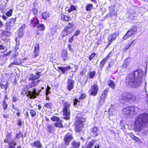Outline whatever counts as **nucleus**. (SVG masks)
<instances>
[{"label": "nucleus", "instance_id": "nucleus-14", "mask_svg": "<svg viewBox=\"0 0 148 148\" xmlns=\"http://www.w3.org/2000/svg\"><path fill=\"white\" fill-rule=\"evenodd\" d=\"M38 94L39 92L36 91L35 88H34L32 91H28L26 95L30 99H35Z\"/></svg>", "mask_w": 148, "mask_h": 148}, {"label": "nucleus", "instance_id": "nucleus-26", "mask_svg": "<svg viewBox=\"0 0 148 148\" xmlns=\"http://www.w3.org/2000/svg\"><path fill=\"white\" fill-rule=\"evenodd\" d=\"M61 20L63 21L69 22L71 20V17L69 16H67L62 13L61 15Z\"/></svg>", "mask_w": 148, "mask_h": 148}, {"label": "nucleus", "instance_id": "nucleus-59", "mask_svg": "<svg viewBox=\"0 0 148 148\" xmlns=\"http://www.w3.org/2000/svg\"><path fill=\"white\" fill-rule=\"evenodd\" d=\"M32 12L33 14L35 15H36L38 13V10L35 8L32 9Z\"/></svg>", "mask_w": 148, "mask_h": 148}, {"label": "nucleus", "instance_id": "nucleus-37", "mask_svg": "<svg viewBox=\"0 0 148 148\" xmlns=\"http://www.w3.org/2000/svg\"><path fill=\"white\" fill-rule=\"evenodd\" d=\"M108 15L110 17H112L113 16H116L117 15V12L114 9H110Z\"/></svg>", "mask_w": 148, "mask_h": 148}, {"label": "nucleus", "instance_id": "nucleus-11", "mask_svg": "<svg viewBox=\"0 0 148 148\" xmlns=\"http://www.w3.org/2000/svg\"><path fill=\"white\" fill-rule=\"evenodd\" d=\"M108 90L106 89L102 93L101 96L100 97L99 104L100 105H103L105 102V99L107 96Z\"/></svg>", "mask_w": 148, "mask_h": 148}, {"label": "nucleus", "instance_id": "nucleus-61", "mask_svg": "<svg viewBox=\"0 0 148 148\" xmlns=\"http://www.w3.org/2000/svg\"><path fill=\"white\" fill-rule=\"evenodd\" d=\"M80 30H77L75 32L74 34V36H77L78 35L80 34Z\"/></svg>", "mask_w": 148, "mask_h": 148}, {"label": "nucleus", "instance_id": "nucleus-51", "mask_svg": "<svg viewBox=\"0 0 148 148\" xmlns=\"http://www.w3.org/2000/svg\"><path fill=\"white\" fill-rule=\"evenodd\" d=\"M106 63V62L102 59L100 62L99 64V67L100 68L102 69L103 68L105 64Z\"/></svg>", "mask_w": 148, "mask_h": 148}, {"label": "nucleus", "instance_id": "nucleus-21", "mask_svg": "<svg viewBox=\"0 0 148 148\" xmlns=\"http://www.w3.org/2000/svg\"><path fill=\"white\" fill-rule=\"evenodd\" d=\"M74 24L72 22H69L67 25H66L64 27L65 29L69 33V34L71 33L73 30V28L74 26Z\"/></svg>", "mask_w": 148, "mask_h": 148}, {"label": "nucleus", "instance_id": "nucleus-62", "mask_svg": "<svg viewBox=\"0 0 148 148\" xmlns=\"http://www.w3.org/2000/svg\"><path fill=\"white\" fill-rule=\"evenodd\" d=\"M9 99L8 97V95L7 94H5L4 95V97L2 101H6V100H8Z\"/></svg>", "mask_w": 148, "mask_h": 148}, {"label": "nucleus", "instance_id": "nucleus-30", "mask_svg": "<svg viewBox=\"0 0 148 148\" xmlns=\"http://www.w3.org/2000/svg\"><path fill=\"white\" fill-rule=\"evenodd\" d=\"M58 68L62 71L63 74H65L66 72H67L68 70L71 69V67L70 66L68 65L65 67L58 66Z\"/></svg>", "mask_w": 148, "mask_h": 148}, {"label": "nucleus", "instance_id": "nucleus-57", "mask_svg": "<svg viewBox=\"0 0 148 148\" xmlns=\"http://www.w3.org/2000/svg\"><path fill=\"white\" fill-rule=\"evenodd\" d=\"M51 120L53 121H58L59 119H60L59 118L57 117L56 116H52L51 118Z\"/></svg>", "mask_w": 148, "mask_h": 148}, {"label": "nucleus", "instance_id": "nucleus-17", "mask_svg": "<svg viewBox=\"0 0 148 148\" xmlns=\"http://www.w3.org/2000/svg\"><path fill=\"white\" fill-rule=\"evenodd\" d=\"M34 49L33 54V57L36 58L38 56L40 51L39 45L38 43L35 44L34 46Z\"/></svg>", "mask_w": 148, "mask_h": 148}, {"label": "nucleus", "instance_id": "nucleus-44", "mask_svg": "<svg viewBox=\"0 0 148 148\" xmlns=\"http://www.w3.org/2000/svg\"><path fill=\"white\" fill-rule=\"evenodd\" d=\"M112 51H110L103 60L106 62V61L109 60L110 58L112 56Z\"/></svg>", "mask_w": 148, "mask_h": 148}, {"label": "nucleus", "instance_id": "nucleus-24", "mask_svg": "<svg viewBox=\"0 0 148 148\" xmlns=\"http://www.w3.org/2000/svg\"><path fill=\"white\" fill-rule=\"evenodd\" d=\"M22 86L23 88L21 89L22 90L21 94L22 95L25 96V95H26L27 92L29 91L28 90L29 89V88L28 85H22Z\"/></svg>", "mask_w": 148, "mask_h": 148}, {"label": "nucleus", "instance_id": "nucleus-28", "mask_svg": "<svg viewBox=\"0 0 148 148\" xmlns=\"http://www.w3.org/2000/svg\"><path fill=\"white\" fill-rule=\"evenodd\" d=\"M40 82V80L39 79L36 81H32L29 84L28 87L32 88L38 86V83Z\"/></svg>", "mask_w": 148, "mask_h": 148}, {"label": "nucleus", "instance_id": "nucleus-29", "mask_svg": "<svg viewBox=\"0 0 148 148\" xmlns=\"http://www.w3.org/2000/svg\"><path fill=\"white\" fill-rule=\"evenodd\" d=\"M33 147H35L36 148H42V146L40 141L39 140H36L32 144Z\"/></svg>", "mask_w": 148, "mask_h": 148}, {"label": "nucleus", "instance_id": "nucleus-38", "mask_svg": "<svg viewBox=\"0 0 148 148\" xmlns=\"http://www.w3.org/2000/svg\"><path fill=\"white\" fill-rule=\"evenodd\" d=\"M73 103L75 107H78L80 104V101L76 98H74L73 99Z\"/></svg>", "mask_w": 148, "mask_h": 148}, {"label": "nucleus", "instance_id": "nucleus-33", "mask_svg": "<svg viewBox=\"0 0 148 148\" xmlns=\"http://www.w3.org/2000/svg\"><path fill=\"white\" fill-rule=\"evenodd\" d=\"M108 85L111 88L114 89L116 87L114 82L111 79H109L108 81Z\"/></svg>", "mask_w": 148, "mask_h": 148}, {"label": "nucleus", "instance_id": "nucleus-42", "mask_svg": "<svg viewBox=\"0 0 148 148\" xmlns=\"http://www.w3.org/2000/svg\"><path fill=\"white\" fill-rule=\"evenodd\" d=\"M96 72L95 71H93L89 72L88 74V75L90 79L93 78L95 76Z\"/></svg>", "mask_w": 148, "mask_h": 148}, {"label": "nucleus", "instance_id": "nucleus-31", "mask_svg": "<svg viewBox=\"0 0 148 148\" xmlns=\"http://www.w3.org/2000/svg\"><path fill=\"white\" fill-rule=\"evenodd\" d=\"M97 130L98 128L96 127H94L92 128V131L90 132L92 136L95 137L98 135Z\"/></svg>", "mask_w": 148, "mask_h": 148}, {"label": "nucleus", "instance_id": "nucleus-49", "mask_svg": "<svg viewBox=\"0 0 148 148\" xmlns=\"http://www.w3.org/2000/svg\"><path fill=\"white\" fill-rule=\"evenodd\" d=\"M0 86L1 89H4L6 90L8 86V82H6V83L5 84H4L2 83H0Z\"/></svg>", "mask_w": 148, "mask_h": 148}, {"label": "nucleus", "instance_id": "nucleus-18", "mask_svg": "<svg viewBox=\"0 0 148 148\" xmlns=\"http://www.w3.org/2000/svg\"><path fill=\"white\" fill-rule=\"evenodd\" d=\"M40 73L39 71H37L35 75L32 73L30 74V76L31 77L28 79L29 81H34L36 79H39L41 76L40 74Z\"/></svg>", "mask_w": 148, "mask_h": 148}, {"label": "nucleus", "instance_id": "nucleus-54", "mask_svg": "<svg viewBox=\"0 0 148 148\" xmlns=\"http://www.w3.org/2000/svg\"><path fill=\"white\" fill-rule=\"evenodd\" d=\"M129 63L128 62H125L123 63L122 66L123 68L126 69L129 66Z\"/></svg>", "mask_w": 148, "mask_h": 148}, {"label": "nucleus", "instance_id": "nucleus-32", "mask_svg": "<svg viewBox=\"0 0 148 148\" xmlns=\"http://www.w3.org/2000/svg\"><path fill=\"white\" fill-rule=\"evenodd\" d=\"M54 125L56 127L59 128H62L64 127L62 123V121L61 119H59L54 123Z\"/></svg>", "mask_w": 148, "mask_h": 148}, {"label": "nucleus", "instance_id": "nucleus-52", "mask_svg": "<svg viewBox=\"0 0 148 148\" xmlns=\"http://www.w3.org/2000/svg\"><path fill=\"white\" fill-rule=\"evenodd\" d=\"M76 8L73 5H72L69 8L68 10L69 12H71L72 11L75 10Z\"/></svg>", "mask_w": 148, "mask_h": 148}, {"label": "nucleus", "instance_id": "nucleus-7", "mask_svg": "<svg viewBox=\"0 0 148 148\" xmlns=\"http://www.w3.org/2000/svg\"><path fill=\"white\" fill-rule=\"evenodd\" d=\"M135 110V107L130 106L123 108L122 113L123 115L127 116H132L136 114Z\"/></svg>", "mask_w": 148, "mask_h": 148}, {"label": "nucleus", "instance_id": "nucleus-50", "mask_svg": "<svg viewBox=\"0 0 148 148\" xmlns=\"http://www.w3.org/2000/svg\"><path fill=\"white\" fill-rule=\"evenodd\" d=\"M87 97L85 93H81L79 97V100H82L85 99Z\"/></svg>", "mask_w": 148, "mask_h": 148}, {"label": "nucleus", "instance_id": "nucleus-25", "mask_svg": "<svg viewBox=\"0 0 148 148\" xmlns=\"http://www.w3.org/2000/svg\"><path fill=\"white\" fill-rule=\"evenodd\" d=\"M47 132L50 134L53 132L54 131L55 128L53 124H47Z\"/></svg>", "mask_w": 148, "mask_h": 148}, {"label": "nucleus", "instance_id": "nucleus-5", "mask_svg": "<svg viewBox=\"0 0 148 148\" xmlns=\"http://www.w3.org/2000/svg\"><path fill=\"white\" fill-rule=\"evenodd\" d=\"M136 97L134 94L123 92L120 97V100L127 102H134L136 101Z\"/></svg>", "mask_w": 148, "mask_h": 148}, {"label": "nucleus", "instance_id": "nucleus-40", "mask_svg": "<svg viewBox=\"0 0 148 148\" xmlns=\"http://www.w3.org/2000/svg\"><path fill=\"white\" fill-rule=\"evenodd\" d=\"M8 30L6 31H3L2 32V34L5 37H9L11 34V33L10 32H9Z\"/></svg>", "mask_w": 148, "mask_h": 148}, {"label": "nucleus", "instance_id": "nucleus-23", "mask_svg": "<svg viewBox=\"0 0 148 148\" xmlns=\"http://www.w3.org/2000/svg\"><path fill=\"white\" fill-rule=\"evenodd\" d=\"M84 125L75 123L74 130L76 133H79L82 130Z\"/></svg>", "mask_w": 148, "mask_h": 148}, {"label": "nucleus", "instance_id": "nucleus-15", "mask_svg": "<svg viewBox=\"0 0 148 148\" xmlns=\"http://www.w3.org/2000/svg\"><path fill=\"white\" fill-rule=\"evenodd\" d=\"M61 57L64 61L69 60L70 58L67 51L64 49L61 50Z\"/></svg>", "mask_w": 148, "mask_h": 148}, {"label": "nucleus", "instance_id": "nucleus-12", "mask_svg": "<svg viewBox=\"0 0 148 148\" xmlns=\"http://www.w3.org/2000/svg\"><path fill=\"white\" fill-rule=\"evenodd\" d=\"M73 139L72 134L70 133H67L64 137L63 140L64 143L66 146L69 145L70 142Z\"/></svg>", "mask_w": 148, "mask_h": 148}, {"label": "nucleus", "instance_id": "nucleus-36", "mask_svg": "<svg viewBox=\"0 0 148 148\" xmlns=\"http://www.w3.org/2000/svg\"><path fill=\"white\" fill-rule=\"evenodd\" d=\"M53 106L52 103L49 102L45 103L44 105V106L47 109L51 110Z\"/></svg>", "mask_w": 148, "mask_h": 148}, {"label": "nucleus", "instance_id": "nucleus-48", "mask_svg": "<svg viewBox=\"0 0 148 148\" xmlns=\"http://www.w3.org/2000/svg\"><path fill=\"white\" fill-rule=\"evenodd\" d=\"M21 137H23V134L22 132L20 131L19 133L16 134L15 138L16 139H19Z\"/></svg>", "mask_w": 148, "mask_h": 148}, {"label": "nucleus", "instance_id": "nucleus-41", "mask_svg": "<svg viewBox=\"0 0 148 148\" xmlns=\"http://www.w3.org/2000/svg\"><path fill=\"white\" fill-rule=\"evenodd\" d=\"M69 34V33L67 31V30L64 28L61 33L60 35L62 37H64L66 36Z\"/></svg>", "mask_w": 148, "mask_h": 148}, {"label": "nucleus", "instance_id": "nucleus-4", "mask_svg": "<svg viewBox=\"0 0 148 148\" xmlns=\"http://www.w3.org/2000/svg\"><path fill=\"white\" fill-rule=\"evenodd\" d=\"M30 24L33 25L34 27H35L37 25V28L38 29H38L37 31V34L38 35L41 34L42 31L45 29V26L44 24H39V20L36 16L34 17L30 21Z\"/></svg>", "mask_w": 148, "mask_h": 148}, {"label": "nucleus", "instance_id": "nucleus-34", "mask_svg": "<svg viewBox=\"0 0 148 148\" xmlns=\"http://www.w3.org/2000/svg\"><path fill=\"white\" fill-rule=\"evenodd\" d=\"M80 142H76L75 141H73L71 143V145L72 148H79L80 146Z\"/></svg>", "mask_w": 148, "mask_h": 148}, {"label": "nucleus", "instance_id": "nucleus-19", "mask_svg": "<svg viewBox=\"0 0 148 148\" xmlns=\"http://www.w3.org/2000/svg\"><path fill=\"white\" fill-rule=\"evenodd\" d=\"M136 40L134 39L133 40H129V42L123 48V52H126L130 48V47L133 45L134 46L135 45V42H134L136 41Z\"/></svg>", "mask_w": 148, "mask_h": 148}, {"label": "nucleus", "instance_id": "nucleus-13", "mask_svg": "<svg viewBox=\"0 0 148 148\" xmlns=\"http://www.w3.org/2000/svg\"><path fill=\"white\" fill-rule=\"evenodd\" d=\"M16 17L10 18L8 21L6 23L5 28L6 30H10L11 28L14 25L16 22Z\"/></svg>", "mask_w": 148, "mask_h": 148}, {"label": "nucleus", "instance_id": "nucleus-39", "mask_svg": "<svg viewBox=\"0 0 148 148\" xmlns=\"http://www.w3.org/2000/svg\"><path fill=\"white\" fill-rule=\"evenodd\" d=\"M96 140H92L86 145V148H91L94 145Z\"/></svg>", "mask_w": 148, "mask_h": 148}, {"label": "nucleus", "instance_id": "nucleus-64", "mask_svg": "<svg viewBox=\"0 0 148 148\" xmlns=\"http://www.w3.org/2000/svg\"><path fill=\"white\" fill-rule=\"evenodd\" d=\"M88 78L87 77L86 79V80L85 82H84H84H83L82 81L81 79H80L79 80V82L80 83H81V84H83V83H84V84H85L87 82V80H88Z\"/></svg>", "mask_w": 148, "mask_h": 148}, {"label": "nucleus", "instance_id": "nucleus-27", "mask_svg": "<svg viewBox=\"0 0 148 148\" xmlns=\"http://www.w3.org/2000/svg\"><path fill=\"white\" fill-rule=\"evenodd\" d=\"M119 34H117L116 32L110 34L108 38V40L112 43L113 41L116 38Z\"/></svg>", "mask_w": 148, "mask_h": 148}, {"label": "nucleus", "instance_id": "nucleus-56", "mask_svg": "<svg viewBox=\"0 0 148 148\" xmlns=\"http://www.w3.org/2000/svg\"><path fill=\"white\" fill-rule=\"evenodd\" d=\"M96 55V53L95 52L92 53L89 56V59L90 61L91 60L94 58Z\"/></svg>", "mask_w": 148, "mask_h": 148}, {"label": "nucleus", "instance_id": "nucleus-1", "mask_svg": "<svg viewBox=\"0 0 148 148\" xmlns=\"http://www.w3.org/2000/svg\"><path fill=\"white\" fill-rule=\"evenodd\" d=\"M144 71L138 69L128 74L126 77L125 83L129 87L136 88L141 84Z\"/></svg>", "mask_w": 148, "mask_h": 148}, {"label": "nucleus", "instance_id": "nucleus-10", "mask_svg": "<svg viewBox=\"0 0 148 148\" xmlns=\"http://www.w3.org/2000/svg\"><path fill=\"white\" fill-rule=\"evenodd\" d=\"M99 90V87L96 84H94L91 86L89 90L90 92V95L93 96H95L97 94Z\"/></svg>", "mask_w": 148, "mask_h": 148}, {"label": "nucleus", "instance_id": "nucleus-22", "mask_svg": "<svg viewBox=\"0 0 148 148\" xmlns=\"http://www.w3.org/2000/svg\"><path fill=\"white\" fill-rule=\"evenodd\" d=\"M14 61L11 63L9 65L8 67L12 66L14 65H19L22 62V59L18 58H15Z\"/></svg>", "mask_w": 148, "mask_h": 148}, {"label": "nucleus", "instance_id": "nucleus-58", "mask_svg": "<svg viewBox=\"0 0 148 148\" xmlns=\"http://www.w3.org/2000/svg\"><path fill=\"white\" fill-rule=\"evenodd\" d=\"M136 142H141V140L135 136L133 138V139Z\"/></svg>", "mask_w": 148, "mask_h": 148}, {"label": "nucleus", "instance_id": "nucleus-55", "mask_svg": "<svg viewBox=\"0 0 148 148\" xmlns=\"http://www.w3.org/2000/svg\"><path fill=\"white\" fill-rule=\"evenodd\" d=\"M17 121V124L18 127H21L23 124V121H22L21 119H18Z\"/></svg>", "mask_w": 148, "mask_h": 148}, {"label": "nucleus", "instance_id": "nucleus-47", "mask_svg": "<svg viewBox=\"0 0 148 148\" xmlns=\"http://www.w3.org/2000/svg\"><path fill=\"white\" fill-rule=\"evenodd\" d=\"M29 114L30 116L32 117H34L36 116V112L33 109H30L29 111Z\"/></svg>", "mask_w": 148, "mask_h": 148}, {"label": "nucleus", "instance_id": "nucleus-9", "mask_svg": "<svg viewBox=\"0 0 148 148\" xmlns=\"http://www.w3.org/2000/svg\"><path fill=\"white\" fill-rule=\"evenodd\" d=\"M75 119L76 121L75 123L84 125L86 118L84 117V116L81 113L77 114L76 116Z\"/></svg>", "mask_w": 148, "mask_h": 148}, {"label": "nucleus", "instance_id": "nucleus-6", "mask_svg": "<svg viewBox=\"0 0 148 148\" xmlns=\"http://www.w3.org/2000/svg\"><path fill=\"white\" fill-rule=\"evenodd\" d=\"M12 132L8 133L6 135V138L4 141L5 143H8V145H5V148H15L16 143L12 139Z\"/></svg>", "mask_w": 148, "mask_h": 148}, {"label": "nucleus", "instance_id": "nucleus-3", "mask_svg": "<svg viewBox=\"0 0 148 148\" xmlns=\"http://www.w3.org/2000/svg\"><path fill=\"white\" fill-rule=\"evenodd\" d=\"M148 123V114L146 113L141 114L137 116L135 122V126L141 127Z\"/></svg>", "mask_w": 148, "mask_h": 148}, {"label": "nucleus", "instance_id": "nucleus-53", "mask_svg": "<svg viewBox=\"0 0 148 148\" xmlns=\"http://www.w3.org/2000/svg\"><path fill=\"white\" fill-rule=\"evenodd\" d=\"M109 116H111L115 115V112L114 110H112L110 109L108 110V112Z\"/></svg>", "mask_w": 148, "mask_h": 148}, {"label": "nucleus", "instance_id": "nucleus-60", "mask_svg": "<svg viewBox=\"0 0 148 148\" xmlns=\"http://www.w3.org/2000/svg\"><path fill=\"white\" fill-rule=\"evenodd\" d=\"M18 100V99L16 97L13 96L12 98V101L13 102H15Z\"/></svg>", "mask_w": 148, "mask_h": 148}, {"label": "nucleus", "instance_id": "nucleus-43", "mask_svg": "<svg viewBox=\"0 0 148 148\" xmlns=\"http://www.w3.org/2000/svg\"><path fill=\"white\" fill-rule=\"evenodd\" d=\"M93 7V5L92 4H87L85 6L86 10L87 11H91Z\"/></svg>", "mask_w": 148, "mask_h": 148}, {"label": "nucleus", "instance_id": "nucleus-46", "mask_svg": "<svg viewBox=\"0 0 148 148\" xmlns=\"http://www.w3.org/2000/svg\"><path fill=\"white\" fill-rule=\"evenodd\" d=\"M2 106L4 110H6L8 108V105L7 104L6 101H2Z\"/></svg>", "mask_w": 148, "mask_h": 148}, {"label": "nucleus", "instance_id": "nucleus-8", "mask_svg": "<svg viewBox=\"0 0 148 148\" xmlns=\"http://www.w3.org/2000/svg\"><path fill=\"white\" fill-rule=\"evenodd\" d=\"M138 27L137 25H133L126 33L122 38V40H124L131 37L133 35L135 34L137 31Z\"/></svg>", "mask_w": 148, "mask_h": 148}, {"label": "nucleus", "instance_id": "nucleus-2", "mask_svg": "<svg viewBox=\"0 0 148 148\" xmlns=\"http://www.w3.org/2000/svg\"><path fill=\"white\" fill-rule=\"evenodd\" d=\"M64 99H60L59 102L60 103H62L63 108L62 109L63 114L64 116V119L66 120H69L70 118V108L71 104L69 102L65 101Z\"/></svg>", "mask_w": 148, "mask_h": 148}, {"label": "nucleus", "instance_id": "nucleus-35", "mask_svg": "<svg viewBox=\"0 0 148 148\" xmlns=\"http://www.w3.org/2000/svg\"><path fill=\"white\" fill-rule=\"evenodd\" d=\"M41 16L42 19L46 20L49 17V13L48 12H45L42 14Z\"/></svg>", "mask_w": 148, "mask_h": 148}, {"label": "nucleus", "instance_id": "nucleus-20", "mask_svg": "<svg viewBox=\"0 0 148 148\" xmlns=\"http://www.w3.org/2000/svg\"><path fill=\"white\" fill-rule=\"evenodd\" d=\"M11 53H12V54L11 56V59H13L17 58L19 55L18 53L16 51H10L7 53L4 54L3 56H9Z\"/></svg>", "mask_w": 148, "mask_h": 148}, {"label": "nucleus", "instance_id": "nucleus-16", "mask_svg": "<svg viewBox=\"0 0 148 148\" xmlns=\"http://www.w3.org/2000/svg\"><path fill=\"white\" fill-rule=\"evenodd\" d=\"M75 81L72 79L69 78L68 79L66 84V88L69 91L72 90L74 87Z\"/></svg>", "mask_w": 148, "mask_h": 148}, {"label": "nucleus", "instance_id": "nucleus-45", "mask_svg": "<svg viewBox=\"0 0 148 148\" xmlns=\"http://www.w3.org/2000/svg\"><path fill=\"white\" fill-rule=\"evenodd\" d=\"M13 12V9H10L5 14V15L8 17H10L12 16Z\"/></svg>", "mask_w": 148, "mask_h": 148}, {"label": "nucleus", "instance_id": "nucleus-63", "mask_svg": "<svg viewBox=\"0 0 148 148\" xmlns=\"http://www.w3.org/2000/svg\"><path fill=\"white\" fill-rule=\"evenodd\" d=\"M73 36H72L70 38H69V39L68 41L70 43H72L73 42V41L74 40V37Z\"/></svg>", "mask_w": 148, "mask_h": 148}]
</instances>
